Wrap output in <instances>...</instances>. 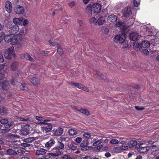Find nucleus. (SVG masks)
Instances as JSON below:
<instances>
[{
  "label": "nucleus",
  "instance_id": "1",
  "mask_svg": "<svg viewBox=\"0 0 159 159\" xmlns=\"http://www.w3.org/2000/svg\"><path fill=\"white\" fill-rule=\"evenodd\" d=\"M101 5L97 3H94L93 5H88L86 7L85 12L89 16H91L93 15L92 11L95 13L99 12L101 9Z\"/></svg>",
  "mask_w": 159,
  "mask_h": 159
},
{
  "label": "nucleus",
  "instance_id": "12",
  "mask_svg": "<svg viewBox=\"0 0 159 159\" xmlns=\"http://www.w3.org/2000/svg\"><path fill=\"white\" fill-rule=\"evenodd\" d=\"M63 130L61 127H59L58 128L52 130V133L54 135L56 136H60L63 133Z\"/></svg>",
  "mask_w": 159,
  "mask_h": 159
},
{
  "label": "nucleus",
  "instance_id": "26",
  "mask_svg": "<svg viewBox=\"0 0 159 159\" xmlns=\"http://www.w3.org/2000/svg\"><path fill=\"white\" fill-rule=\"evenodd\" d=\"M142 48H148L150 46V43L149 41H142L141 43Z\"/></svg>",
  "mask_w": 159,
  "mask_h": 159
},
{
  "label": "nucleus",
  "instance_id": "14",
  "mask_svg": "<svg viewBox=\"0 0 159 159\" xmlns=\"http://www.w3.org/2000/svg\"><path fill=\"white\" fill-rule=\"evenodd\" d=\"M88 143L87 140H84L82 143L80 144V146L81 147V149L83 151H86L89 149L88 146Z\"/></svg>",
  "mask_w": 159,
  "mask_h": 159
},
{
  "label": "nucleus",
  "instance_id": "33",
  "mask_svg": "<svg viewBox=\"0 0 159 159\" xmlns=\"http://www.w3.org/2000/svg\"><path fill=\"white\" fill-rule=\"evenodd\" d=\"M97 19L95 17H91L89 20V22L90 24H94L96 25L97 23Z\"/></svg>",
  "mask_w": 159,
  "mask_h": 159
},
{
  "label": "nucleus",
  "instance_id": "8",
  "mask_svg": "<svg viewBox=\"0 0 159 159\" xmlns=\"http://www.w3.org/2000/svg\"><path fill=\"white\" fill-rule=\"evenodd\" d=\"M123 16L125 17H129L132 15L131 8L130 7L125 8L121 12Z\"/></svg>",
  "mask_w": 159,
  "mask_h": 159
},
{
  "label": "nucleus",
  "instance_id": "58",
  "mask_svg": "<svg viewBox=\"0 0 159 159\" xmlns=\"http://www.w3.org/2000/svg\"><path fill=\"white\" fill-rule=\"evenodd\" d=\"M75 2L74 1H72L68 3L69 6L70 8H72L73 7L75 6Z\"/></svg>",
  "mask_w": 159,
  "mask_h": 159
},
{
  "label": "nucleus",
  "instance_id": "32",
  "mask_svg": "<svg viewBox=\"0 0 159 159\" xmlns=\"http://www.w3.org/2000/svg\"><path fill=\"white\" fill-rule=\"evenodd\" d=\"M30 82L34 85H35L37 84L38 83V80L36 78L33 77L31 79Z\"/></svg>",
  "mask_w": 159,
  "mask_h": 159
},
{
  "label": "nucleus",
  "instance_id": "47",
  "mask_svg": "<svg viewBox=\"0 0 159 159\" xmlns=\"http://www.w3.org/2000/svg\"><path fill=\"white\" fill-rule=\"evenodd\" d=\"M17 119L20 121H29L30 119L28 118H23L21 117H18Z\"/></svg>",
  "mask_w": 159,
  "mask_h": 159
},
{
  "label": "nucleus",
  "instance_id": "9",
  "mask_svg": "<svg viewBox=\"0 0 159 159\" xmlns=\"http://www.w3.org/2000/svg\"><path fill=\"white\" fill-rule=\"evenodd\" d=\"M29 125H25L23 126L20 131L21 134L23 135H26L29 133Z\"/></svg>",
  "mask_w": 159,
  "mask_h": 159
},
{
  "label": "nucleus",
  "instance_id": "15",
  "mask_svg": "<svg viewBox=\"0 0 159 159\" xmlns=\"http://www.w3.org/2000/svg\"><path fill=\"white\" fill-rule=\"evenodd\" d=\"M5 8L6 11L8 13L11 12L12 10V5L11 2L9 1L6 2Z\"/></svg>",
  "mask_w": 159,
  "mask_h": 159
},
{
  "label": "nucleus",
  "instance_id": "18",
  "mask_svg": "<svg viewBox=\"0 0 159 159\" xmlns=\"http://www.w3.org/2000/svg\"><path fill=\"white\" fill-rule=\"evenodd\" d=\"M22 19H23V17H22L20 18L15 17L13 19V21L16 25H22Z\"/></svg>",
  "mask_w": 159,
  "mask_h": 159
},
{
  "label": "nucleus",
  "instance_id": "43",
  "mask_svg": "<svg viewBox=\"0 0 159 159\" xmlns=\"http://www.w3.org/2000/svg\"><path fill=\"white\" fill-rule=\"evenodd\" d=\"M80 111L83 114L85 115H86L88 116L89 114V112L88 110L82 109H81Z\"/></svg>",
  "mask_w": 159,
  "mask_h": 159
},
{
  "label": "nucleus",
  "instance_id": "48",
  "mask_svg": "<svg viewBox=\"0 0 159 159\" xmlns=\"http://www.w3.org/2000/svg\"><path fill=\"white\" fill-rule=\"evenodd\" d=\"M62 158V159H72V157L67 154L64 155Z\"/></svg>",
  "mask_w": 159,
  "mask_h": 159
},
{
  "label": "nucleus",
  "instance_id": "50",
  "mask_svg": "<svg viewBox=\"0 0 159 159\" xmlns=\"http://www.w3.org/2000/svg\"><path fill=\"white\" fill-rule=\"evenodd\" d=\"M8 122V120L7 119H2L0 120V122L2 124H7Z\"/></svg>",
  "mask_w": 159,
  "mask_h": 159
},
{
  "label": "nucleus",
  "instance_id": "10",
  "mask_svg": "<svg viewBox=\"0 0 159 159\" xmlns=\"http://www.w3.org/2000/svg\"><path fill=\"white\" fill-rule=\"evenodd\" d=\"M52 126L50 123H48L45 125H42L41 128L43 132H50L52 129Z\"/></svg>",
  "mask_w": 159,
  "mask_h": 159
},
{
  "label": "nucleus",
  "instance_id": "39",
  "mask_svg": "<svg viewBox=\"0 0 159 159\" xmlns=\"http://www.w3.org/2000/svg\"><path fill=\"white\" fill-rule=\"evenodd\" d=\"M34 139V137H29L24 139V141L25 142L31 143L33 141Z\"/></svg>",
  "mask_w": 159,
  "mask_h": 159
},
{
  "label": "nucleus",
  "instance_id": "4",
  "mask_svg": "<svg viewBox=\"0 0 159 159\" xmlns=\"http://www.w3.org/2000/svg\"><path fill=\"white\" fill-rule=\"evenodd\" d=\"M126 35L125 34H123L121 35H117L115 36L114 38V41L118 42L120 43H123L125 41Z\"/></svg>",
  "mask_w": 159,
  "mask_h": 159
},
{
  "label": "nucleus",
  "instance_id": "31",
  "mask_svg": "<svg viewBox=\"0 0 159 159\" xmlns=\"http://www.w3.org/2000/svg\"><path fill=\"white\" fill-rule=\"evenodd\" d=\"M69 148L72 150H75L77 148V146L74 145L72 143H68L67 145Z\"/></svg>",
  "mask_w": 159,
  "mask_h": 159
},
{
  "label": "nucleus",
  "instance_id": "49",
  "mask_svg": "<svg viewBox=\"0 0 159 159\" xmlns=\"http://www.w3.org/2000/svg\"><path fill=\"white\" fill-rule=\"evenodd\" d=\"M142 53L146 56L148 55L149 54V52L146 49H143L142 51Z\"/></svg>",
  "mask_w": 159,
  "mask_h": 159
},
{
  "label": "nucleus",
  "instance_id": "56",
  "mask_svg": "<svg viewBox=\"0 0 159 159\" xmlns=\"http://www.w3.org/2000/svg\"><path fill=\"white\" fill-rule=\"evenodd\" d=\"M49 43L50 44V45L52 46V47H54L55 46H57V47L59 46V45L56 42H53L51 43L50 41H49Z\"/></svg>",
  "mask_w": 159,
  "mask_h": 159
},
{
  "label": "nucleus",
  "instance_id": "57",
  "mask_svg": "<svg viewBox=\"0 0 159 159\" xmlns=\"http://www.w3.org/2000/svg\"><path fill=\"white\" fill-rule=\"evenodd\" d=\"M20 88L22 90H26L27 89V87L26 86V85L25 84H21L20 85Z\"/></svg>",
  "mask_w": 159,
  "mask_h": 159
},
{
  "label": "nucleus",
  "instance_id": "41",
  "mask_svg": "<svg viewBox=\"0 0 159 159\" xmlns=\"http://www.w3.org/2000/svg\"><path fill=\"white\" fill-rule=\"evenodd\" d=\"M7 153L9 155H12L16 154V152L12 149H8L7 151Z\"/></svg>",
  "mask_w": 159,
  "mask_h": 159
},
{
  "label": "nucleus",
  "instance_id": "17",
  "mask_svg": "<svg viewBox=\"0 0 159 159\" xmlns=\"http://www.w3.org/2000/svg\"><path fill=\"white\" fill-rule=\"evenodd\" d=\"M129 38L131 40L136 41L139 38V35L136 32L132 33L129 35Z\"/></svg>",
  "mask_w": 159,
  "mask_h": 159
},
{
  "label": "nucleus",
  "instance_id": "64",
  "mask_svg": "<svg viewBox=\"0 0 159 159\" xmlns=\"http://www.w3.org/2000/svg\"><path fill=\"white\" fill-rule=\"evenodd\" d=\"M17 152L19 153L23 154L25 153V152L24 151V148H22L18 150Z\"/></svg>",
  "mask_w": 159,
  "mask_h": 159
},
{
  "label": "nucleus",
  "instance_id": "25",
  "mask_svg": "<svg viewBox=\"0 0 159 159\" xmlns=\"http://www.w3.org/2000/svg\"><path fill=\"white\" fill-rule=\"evenodd\" d=\"M133 48L136 50L138 51L142 49L141 43L139 44V43H134L133 45Z\"/></svg>",
  "mask_w": 159,
  "mask_h": 159
},
{
  "label": "nucleus",
  "instance_id": "44",
  "mask_svg": "<svg viewBox=\"0 0 159 159\" xmlns=\"http://www.w3.org/2000/svg\"><path fill=\"white\" fill-rule=\"evenodd\" d=\"M159 154V150H152L151 154L154 156H156L157 155Z\"/></svg>",
  "mask_w": 159,
  "mask_h": 159
},
{
  "label": "nucleus",
  "instance_id": "34",
  "mask_svg": "<svg viewBox=\"0 0 159 159\" xmlns=\"http://www.w3.org/2000/svg\"><path fill=\"white\" fill-rule=\"evenodd\" d=\"M119 140L116 139H112L110 141V143L112 144H117L119 143Z\"/></svg>",
  "mask_w": 159,
  "mask_h": 159
},
{
  "label": "nucleus",
  "instance_id": "7",
  "mask_svg": "<svg viewBox=\"0 0 159 159\" xmlns=\"http://www.w3.org/2000/svg\"><path fill=\"white\" fill-rule=\"evenodd\" d=\"M10 43L12 45L20 44L22 43V40L19 36L15 35L12 37Z\"/></svg>",
  "mask_w": 159,
  "mask_h": 159
},
{
  "label": "nucleus",
  "instance_id": "30",
  "mask_svg": "<svg viewBox=\"0 0 159 159\" xmlns=\"http://www.w3.org/2000/svg\"><path fill=\"white\" fill-rule=\"evenodd\" d=\"M23 56L24 58L27 59L30 61H33V58L31 57L30 55L28 53L24 54Z\"/></svg>",
  "mask_w": 159,
  "mask_h": 159
},
{
  "label": "nucleus",
  "instance_id": "29",
  "mask_svg": "<svg viewBox=\"0 0 159 159\" xmlns=\"http://www.w3.org/2000/svg\"><path fill=\"white\" fill-rule=\"evenodd\" d=\"M69 83L71 85L76 87L77 88L80 89H82L84 85L79 83H75L72 82H69Z\"/></svg>",
  "mask_w": 159,
  "mask_h": 159
},
{
  "label": "nucleus",
  "instance_id": "3",
  "mask_svg": "<svg viewBox=\"0 0 159 159\" xmlns=\"http://www.w3.org/2000/svg\"><path fill=\"white\" fill-rule=\"evenodd\" d=\"M143 142L138 143L135 140H132L129 143V147L130 148H134L137 149L140 145H143Z\"/></svg>",
  "mask_w": 159,
  "mask_h": 159
},
{
  "label": "nucleus",
  "instance_id": "63",
  "mask_svg": "<svg viewBox=\"0 0 159 159\" xmlns=\"http://www.w3.org/2000/svg\"><path fill=\"white\" fill-rule=\"evenodd\" d=\"M101 2V3L103 5H106L109 3V0H102Z\"/></svg>",
  "mask_w": 159,
  "mask_h": 159
},
{
  "label": "nucleus",
  "instance_id": "61",
  "mask_svg": "<svg viewBox=\"0 0 159 159\" xmlns=\"http://www.w3.org/2000/svg\"><path fill=\"white\" fill-rule=\"evenodd\" d=\"M81 159H91L90 157L89 156H83L80 157Z\"/></svg>",
  "mask_w": 159,
  "mask_h": 159
},
{
  "label": "nucleus",
  "instance_id": "37",
  "mask_svg": "<svg viewBox=\"0 0 159 159\" xmlns=\"http://www.w3.org/2000/svg\"><path fill=\"white\" fill-rule=\"evenodd\" d=\"M64 144L61 142H59V145L56 147V148L58 149H62L64 148Z\"/></svg>",
  "mask_w": 159,
  "mask_h": 159
},
{
  "label": "nucleus",
  "instance_id": "54",
  "mask_svg": "<svg viewBox=\"0 0 159 159\" xmlns=\"http://www.w3.org/2000/svg\"><path fill=\"white\" fill-rule=\"evenodd\" d=\"M110 148V147L108 145H107L103 147V146L102 151H109Z\"/></svg>",
  "mask_w": 159,
  "mask_h": 159
},
{
  "label": "nucleus",
  "instance_id": "36",
  "mask_svg": "<svg viewBox=\"0 0 159 159\" xmlns=\"http://www.w3.org/2000/svg\"><path fill=\"white\" fill-rule=\"evenodd\" d=\"M68 132L70 135H75L77 134L76 131L75 129H70L68 130Z\"/></svg>",
  "mask_w": 159,
  "mask_h": 159
},
{
  "label": "nucleus",
  "instance_id": "46",
  "mask_svg": "<svg viewBox=\"0 0 159 159\" xmlns=\"http://www.w3.org/2000/svg\"><path fill=\"white\" fill-rule=\"evenodd\" d=\"M96 75L102 79H104V78L105 77L103 75L98 71L96 72Z\"/></svg>",
  "mask_w": 159,
  "mask_h": 159
},
{
  "label": "nucleus",
  "instance_id": "5",
  "mask_svg": "<svg viewBox=\"0 0 159 159\" xmlns=\"http://www.w3.org/2000/svg\"><path fill=\"white\" fill-rule=\"evenodd\" d=\"M59 150L56 149L55 152L49 153L45 155L43 158H39V159H47L50 158L51 156H58L62 153V152Z\"/></svg>",
  "mask_w": 159,
  "mask_h": 159
},
{
  "label": "nucleus",
  "instance_id": "21",
  "mask_svg": "<svg viewBox=\"0 0 159 159\" xmlns=\"http://www.w3.org/2000/svg\"><path fill=\"white\" fill-rule=\"evenodd\" d=\"M122 48L124 50H128L130 47V45L128 41H125L124 43Z\"/></svg>",
  "mask_w": 159,
  "mask_h": 159
},
{
  "label": "nucleus",
  "instance_id": "20",
  "mask_svg": "<svg viewBox=\"0 0 159 159\" xmlns=\"http://www.w3.org/2000/svg\"><path fill=\"white\" fill-rule=\"evenodd\" d=\"M55 141L53 138H51L48 142L45 144V146L46 148H49L51 147L54 143Z\"/></svg>",
  "mask_w": 159,
  "mask_h": 159
},
{
  "label": "nucleus",
  "instance_id": "45",
  "mask_svg": "<svg viewBox=\"0 0 159 159\" xmlns=\"http://www.w3.org/2000/svg\"><path fill=\"white\" fill-rule=\"evenodd\" d=\"M140 0H134V4L135 6L138 7L140 4Z\"/></svg>",
  "mask_w": 159,
  "mask_h": 159
},
{
  "label": "nucleus",
  "instance_id": "24",
  "mask_svg": "<svg viewBox=\"0 0 159 159\" xmlns=\"http://www.w3.org/2000/svg\"><path fill=\"white\" fill-rule=\"evenodd\" d=\"M8 109L7 108L1 107L0 108V114L2 115H6L8 114Z\"/></svg>",
  "mask_w": 159,
  "mask_h": 159
},
{
  "label": "nucleus",
  "instance_id": "28",
  "mask_svg": "<svg viewBox=\"0 0 159 159\" xmlns=\"http://www.w3.org/2000/svg\"><path fill=\"white\" fill-rule=\"evenodd\" d=\"M147 32H148L150 33V36H151V34H153L154 33L156 32L155 28L154 27L148 28L146 29Z\"/></svg>",
  "mask_w": 159,
  "mask_h": 159
},
{
  "label": "nucleus",
  "instance_id": "13",
  "mask_svg": "<svg viewBox=\"0 0 159 159\" xmlns=\"http://www.w3.org/2000/svg\"><path fill=\"white\" fill-rule=\"evenodd\" d=\"M142 145H140L139 147L137 148L138 151L140 153H145L150 149V147L148 146H146L145 147H142Z\"/></svg>",
  "mask_w": 159,
  "mask_h": 159
},
{
  "label": "nucleus",
  "instance_id": "11",
  "mask_svg": "<svg viewBox=\"0 0 159 159\" xmlns=\"http://www.w3.org/2000/svg\"><path fill=\"white\" fill-rule=\"evenodd\" d=\"M19 28L18 25H15L10 27L9 31L11 35H14L17 33L19 31Z\"/></svg>",
  "mask_w": 159,
  "mask_h": 159
},
{
  "label": "nucleus",
  "instance_id": "59",
  "mask_svg": "<svg viewBox=\"0 0 159 159\" xmlns=\"http://www.w3.org/2000/svg\"><path fill=\"white\" fill-rule=\"evenodd\" d=\"M82 140V139L81 137H77L75 139V142L78 143H80Z\"/></svg>",
  "mask_w": 159,
  "mask_h": 159
},
{
  "label": "nucleus",
  "instance_id": "23",
  "mask_svg": "<svg viewBox=\"0 0 159 159\" xmlns=\"http://www.w3.org/2000/svg\"><path fill=\"white\" fill-rule=\"evenodd\" d=\"M105 18L102 16L98 18L97 21L98 25H103L105 22Z\"/></svg>",
  "mask_w": 159,
  "mask_h": 159
},
{
  "label": "nucleus",
  "instance_id": "62",
  "mask_svg": "<svg viewBox=\"0 0 159 159\" xmlns=\"http://www.w3.org/2000/svg\"><path fill=\"white\" fill-rule=\"evenodd\" d=\"M50 120H45L43 122H41V124H43V125H46L48 124V123H47V122L50 121Z\"/></svg>",
  "mask_w": 159,
  "mask_h": 159
},
{
  "label": "nucleus",
  "instance_id": "6",
  "mask_svg": "<svg viewBox=\"0 0 159 159\" xmlns=\"http://www.w3.org/2000/svg\"><path fill=\"white\" fill-rule=\"evenodd\" d=\"M14 11L17 14L22 15L23 14L25 11L24 8L22 6L17 5L14 8Z\"/></svg>",
  "mask_w": 159,
  "mask_h": 159
},
{
  "label": "nucleus",
  "instance_id": "53",
  "mask_svg": "<svg viewBox=\"0 0 159 159\" xmlns=\"http://www.w3.org/2000/svg\"><path fill=\"white\" fill-rule=\"evenodd\" d=\"M118 148L120 149L122 152L123 150H125L128 149V147L127 145L123 146L120 147H118Z\"/></svg>",
  "mask_w": 159,
  "mask_h": 159
},
{
  "label": "nucleus",
  "instance_id": "27",
  "mask_svg": "<svg viewBox=\"0 0 159 159\" xmlns=\"http://www.w3.org/2000/svg\"><path fill=\"white\" fill-rule=\"evenodd\" d=\"M3 33H2L1 36L2 35V36H4L3 38L4 37L5 41L7 42H10L12 36L11 35H7L4 37V36L3 35Z\"/></svg>",
  "mask_w": 159,
  "mask_h": 159
},
{
  "label": "nucleus",
  "instance_id": "2",
  "mask_svg": "<svg viewBox=\"0 0 159 159\" xmlns=\"http://www.w3.org/2000/svg\"><path fill=\"white\" fill-rule=\"evenodd\" d=\"M13 47L9 48L5 51L4 53L5 57L7 59H10L12 57H15L16 55Z\"/></svg>",
  "mask_w": 159,
  "mask_h": 159
},
{
  "label": "nucleus",
  "instance_id": "60",
  "mask_svg": "<svg viewBox=\"0 0 159 159\" xmlns=\"http://www.w3.org/2000/svg\"><path fill=\"white\" fill-rule=\"evenodd\" d=\"M123 24V23L121 21L118 22L115 25V26L116 27H120Z\"/></svg>",
  "mask_w": 159,
  "mask_h": 159
},
{
  "label": "nucleus",
  "instance_id": "22",
  "mask_svg": "<svg viewBox=\"0 0 159 159\" xmlns=\"http://www.w3.org/2000/svg\"><path fill=\"white\" fill-rule=\"evenodd\" d=\"M117 17L114 15H111L108 16V20L109 21L114 23L117 20Z\"/></svg>",
  "mask_w": 159,
  "mask_h": 159
},
{
  "label": "nucleus",
  "instance_id": "52",
  "mask_svg": "<svg viewBox=\"0 0 159 159\" xmlns=\"http://www.w3.org/2000/svg\"><path fill=\"white\" fill-rule=\"evenodd\" d=\"M19 145H20L21 146L24 147H29L30 146V144L29 143H27V142L21 143Z\"/></svg>",
  "mask_w": 159,
  "mask_h": 159
},
{
  "label": "nucleus",
  "instance_id": "38",
  "mask_svg": "<svg viewBox=\"0 0 159 159\" xmlns=\"http://www.w3.org/2000/svg\"><path fill=\"white\" fill-rule=\"evenodd\" d=\"M4 65L3 64L0 66V73L3 74L6 73V70H4Z\"/></svg>",
  "mask_w": 159,
  "mask_h": 159
},
{
  "label": "nucleus",
  "instance_id": "19",
  "mask_svg": "<svg viewBox=\"0 0 159 159\" xmlns=\"http://www.w3.org/2000/svg\"><path fill=\"white\" fill-rule=\"evenodd\" d=\"M46 150L43 148H40L36 150V155L38 156L44 155L46 154Z\"/></svg>",
  "mask_w": 159,
  "mask_h": 159
},
{
  "label": "nucleus",
  "instance_id": "55",
  "mask_svg": "<svg viewBox=\"0 0 159 159\" xmlns=\"http://www.w3.org/2000/svg\"><path fill=\"white\" fill-rule=\"evenodd\" d=\"M57 52L59 54H62L63 53V50L62 48L60 47L59 45L57 47Z\"/></svg>",
  "mask_w": 159,
  "mask_h": 159
},
{
  "label": "nucleus",
  "instance_id": "40",
  "mask_svg": "<svg viewBox=\"0 0 159 159\" xmlns=\"http://www.w3.org/2000/svg\"><path fill=\"white\" fill-rule=\"evenodd\" d=\"M83 135L84 137L86 139H89L91 137L90 133L88 132H85Z\"/></svg>",
  "mask_w": 159,
  "mask_h": 159
},
{
  "label": "nucleus",
  "instance_id": "16",
  "mask_svg": "<svg viewBox=\"0 0 159 159\" xmlns=\"http://www.w3.org/2000/svg\"><path fill=\"white\" fill-rule=\"evenodd\" d=\"M2 89L4 90H7L10 88V85L8 81L5 80L3 82L2 84Z\"/></svg>",
  "mask_w": 159,
  "mask_h": 159
},
{
  "label": "nucleus",
  "instance_id": "35",
  "mask_svg": "<svg viewBox=\"0 0 159 159\" xmlns=\"http://www.w3.org/2000/svg\"><path fill=\"white\" fill-rule=\"evenodd\" d=\"M22 19V24L21 25H23L24 26H26L28 24V20L25 19L24 17H23V19Z\"/></svg>",
  "mask_w": 159,
  "mask_h": 159
},
{
  "label": "nucleus",
  "instance_id": "51",
  "mask_svg": "<svg viewBox=\"0 0 159 159\" xmlns=\"http://www.w3.org/2000/svg\"><path fill=\"white\" fill-rule=\"evenodd\" d=\"M17 63L16 62L13 63L11 66V68L13 70H14L16 69V66Z\"/></svg>",
  "mask_w": 159,
  "mask_h": 159
},
{
  "label": "nucleus",
  "instance_id": "42",
  "mask_svg": "<svg viewBox=\"0 0 159 159\" xmlns=\"http://www.w3.org/2000/svg\"><path fill=\"white\" fill-rule=\"evenodd\" d=\"M102 141L103 140L102 139H98L93 143V145L94 146H96L99 145Z\"/></svg>",
  "mask_w": 159,
  "mask_h": 159
}]
</instances>
